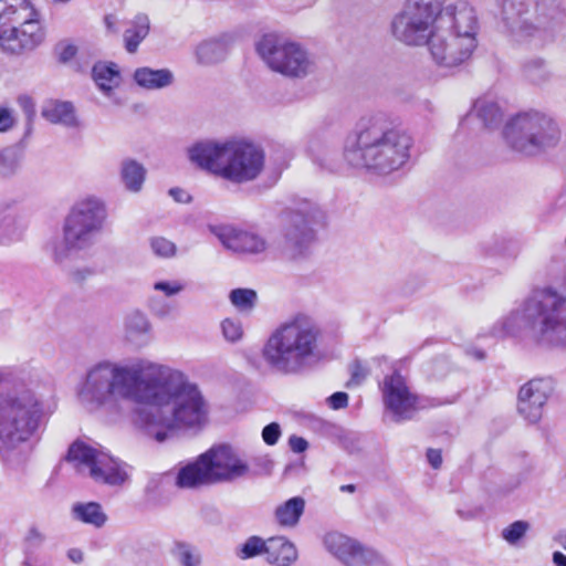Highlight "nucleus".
Segmentation results:
<instances>
[{
    "instance_id": "9",
    "label": "nucleus",
    "mask_w": 566,
    "mask_h": 566,
    "mask_svg": "<svg viewBox=\"0 0 566 566\" xmlns=\"http://www.w3.org/2000/svg\"><path fill=\"white\" fill-rule=\"evenodd\" d=\"M36 15L28 0H0V48L11 54L36 48L43 39Z\"/></svg>"
},
{
    "instance_id": "12",
    "label": "nucleus",
    "mask_w": 566,
    "mask_h": 566,
    "mask_svg": "<svg viewBox=\"0 0 566 566\" xmlns=\"http://www.w3.org/2000/svg\"><path fill=\"white\" fill-rule=\"evenodd\" d=\"M444 1L406 0L391 21L394 38L406 45H424L439 24Z\"/></svg>"
},
{
    "instance_id": "11",
    "label": "nucleus",
    "mask_w": 566,
    "mask_h": 566,
    "mask_svg": "<svg viewBox=\"0 0 566 566\" xmlns=\"http://www.w3.org/2000/svg\"><path fill=\"white\" fill-rule=\"evenodd\" d=\"M506 144L526 156H536L554 148L560 139L557 124L538 112L522 113L513 117L504 127Z\"/></svg>"
},
{
    "instance_id": "6",
    "label": "nucleus",
    "mask_w": 566,
    "mask_h": 566,
    "mask_svg": "<svg viewBox=\"0 0 566 566\" xmlns=\"http://www.w3.org/2000/svg\"><path fill=\"white\" fill-rule=\"evenodd\" d=\"M191 163L232 184L256 180L265 167L263 148L245 138L203 139L188 148Z\"/></svg>"
},
{
    "instance_id": "2",
    "label": "nucleus",
    "mask_w": 566,
    "mask_h": 566,
    "mask_svg": "<svg viewBox=\"0 0 566 566\" xmlns=\"http://www.w3.org/2000/svg\"><path fill=\"white\" fill-rule=\"evenodd\" d=\"M53 410L11 370L0 369V454L9 457L39 434Z\"/></svg>"
},
{
    "instance_id": "44",
    "label": "nucleus",
    "mask_w": 566,
    "mask_h": 566,
    "mask_svg": "<svg viewBox=\"0 0 566 566\" xmlns=\"http://www.w3.org/2000/svg\"><path fill=\"white\" fill-rule=\"evenodd\" d=\"M95 274L96 269L94 266L83 265L72 269L69 273V276L73 283L83 284Z\"/></svg>"
},
{
    "instance_id": "28",
    "label": "nucleus",
    "mask_w": 566,
    "mask_h": 566,
    "mask_svg": "<svg viewBox=\"0 0 566 566\" xmlns=\"http://www.w3.org/2000/svg\"><path fill=\"white\" fill-rule=\"evenodd\" d=\"M42 116L53 124H61L66 127L77 126L74 107L70 102H49L42 109Z\"/></svg>"
},
{
    "instance_id": "21",
    "label": "nucleus",
    "mask_w": 566,
    "mask_h": 566,
    "mask_svg": "<svg viewBox=\"0 0 566 566\" xmlns=\"http://www.w3.org/2000/svg\"><path fill=\"white\" fill-rule=\"evenodd\" d=\"M123 331L125 340L136 348L146 347L153 340V325L148 316L139 310L125 315Z\"/></svg>"
},
{
    "instance_id": "7",
    "label": "nucleus",
    "mask_w": 566,
    "mask_h": 566,
    "mask_svg": "<svg viewBox=\"0 0 566 566\" xmlns=\"http://www.w3.org/2000/svg\"><path fill=\"white\" fill-rule=\"evenodd\" d=\"M249 463L230 444H218L181 468L177 475L180 488L232 483L250 475Z\"/></svg>"
},
{
    "instance_id": "58",
    "label": "nucleus",
    "mask_w": 566,
    "mask_h": 566,
    "mask_svg": "<svg viewBox=\"0 0 566 566\" xmlns=\"http://www.w3.org/2000/svg\"><path fill=\"white\" fill-rule=\"evenodd\" d=\"M555 541L564 548L566 549V530L565 531H562L559 532L556 536H555Z\"/></svg>"
},
{
    "instance_id": "1",
    "label": "nucleus",
    "mask_w": 566,
    "mask_h": 566,
    "mask_svg": "<svg viewBox=\"0 0 566 566\" xmlns=\"http://www.w3.org/2000/svg\"><path fill=\"white\" fill-rule=\"evenodd\" d=\"M78 398L91 409L118 400L135 402L132 421L158 442L179 430L202 428L208 417L200 390L184 373L147 359L97 363L88 369Z\"/></svg>"
},
{
    "instance_id": "39",
    "label": "nucleus",
    "mask_w": 566,
    "mask_h": 566,
    "mask_svg": "<svg viewBox=\"0 0 566 566\" xmlns=\"http://www.w3.org/2000/svg\"><path fill=\"white\" fill-rule=\"evenodd\" d=\"M524 76L534 84H542L549 77V71L545 62L541 59H534L526 62L523 66Z\"/></svg>"
},
{
    "instance_id": "46",
    "label": "nucleus",
    "mask_w": 566,
    "mask_h": 566,
    "mask_svg": "<svg viewBox=\"0 0 566 566\" xmlns=\"http://www.w3.org/2000/svg\"><path fill=\"white\" fill-rule=\"evenodd\" d=\"M17 124V118L12 109L0 107V133L11 130Z\"/></svg>"
},
{
    "instance_id": "57",
    "label": "nucleus",
    "mask_w": 566,
    "mask_h": 566,
    "mask_svg": "<svg viewBox=\"0 0 566 566\" xmlns=\"http://www.w3.org/2000/svg\"><path fill=\"white\" fill-rule=\"evenodd\" d=\"M553 562L556 566H566V555L560 552H555L553 554Z\"/></svg>"
},
{
    "instance_id": "36",
    "label": "nucleus",
    "mask_w": 566,
    "mask_h": 566,
    "mask_svg": "<svg viewBox=\"0 0 566 566\" xmlns=\"http://www.w3.org/2000/svg\"><path fill=\"white\" fill-rule=\"evenodd\" d=\"M46 541L45 533L38 526L31 525L22 539L23 552L27 556L34 555Z\"/></svg>"
},
{
    "instance_id": "26",
    "label": "nucleus",
    "mask_w": 566,
    "mask_h": 566,
    "mask_svg": "<svg viewBox=\"0 0 566 566\" xmlns=\"http://www.w3.org/2000/svg\"><path fill=\"white\" fill-rule=\"evenodd\" d=\"M150 30V21L146 14H137L129 27L123 33L125 50L134 54L138 51L139 44L147 38Z\"/></svg>"
},
{
    "instance_id": "42",
    "label": "nucleus",
    "mask_w": 566,
    "mask_h": 566,
    "mask_svg": "<svg viewBox=\"0 0 566 566\" xmlns=\"http://www.w3.org/2000/svg\"><path fill=\"white\" fill-rule=\"evenodd\" d=\"M530 528V524L525 521H516L502 531V537L511 545L516 544L523 538Z\"/></svg>"
},
{
    "instance_id": "47",
    "label": "nucleus",
    "mask_w": 566,
    "mask_h": 566,
    "mask_svg": "<svg viewBox=\"0 0 566 566\" xmlns=\"http://www.w3.org/2000/svg\"><path fill=\"white\" fill-rule=\"evenodd\" d=\"M281 437V427L276 422H271L262 430V439L269 446H274Z\"/></svg>"
},
{
    "instance_id": "60",
    "label": "nucleus",
    "mask_w": 566,
    "mask_h": 566,
    "mask_svg": "<svg viewBox=\"0 0 566 566\" xmlns=\"http://www.w3.org/2000/svg\"><path fill=\"white\" fill-rule=\"evenodd\" d=\"M340 490L342 491H346V492H354L355 491V485H353V484L342 485Z\"/></svg>"
},
{
    "instance_id": "43",
    "label": "nucleus",
    "mask_w": 566,
    "mask_h": 566,
    "mask_svg": "<svg viewBox=\"0 0 566 566\" xmlns=\"http://www.w3.org/2000/svg\"><path fill=\"white\" fill-rule=\"evenodd\" d=\"M150 248L160 258H171L177 251L176 244L164 237L151 238Z\"/></svg>"
},
{
    "instance_id": "23",
    "label": "nucleus",
    "mask_w": 566,
    "mask_h": 566,
    "mask_svg": "<svg viewBox=\"0 0 566 566\" xmlns=\"http://www.w3.org/2000/svg\"><path fill=\"white\" fill-rule=\"evenodd\" d=\"M298 557L295 545L284 536L270 537L265 559L275 566H291Z\"/></svg>"
},
{
    "instance_id": "18",
    "label": "nucleus",
    "mask_w": 566,
    "mask_h": 566,
    "mask_svg": "<svg viewBox=\"0 0 566 566\" xmlns=\"http://www.w3.org/2000/svg\"><path fill=\"white\" fill-rule=\"evenodd\" d=\"M555 390V381L551 377L533 378L524 384L517 396V411L528 423H537L544 407Z\"/></svg>"
},
{
    "instance_id": "33",
    "label": "nucleus",
    "mask_w": 566,
    "mask_h": 566,
    "mask_svg": "<svg viewBox=\"0 0 566 566\" xmlns=\"http://www.w3.org/2000/svg\"><path fill=\"white\" fill-rule=\"evenodd\" d=\"M170 555L179 566H200L202 563L200 549L185 541H175Z\"/></svg>"
},
{
    "instance_id": "37",
    "label": "nucleus",
    "mask_w": 566,
    "mask_h": 566,
    "mask_svg": "<svg viewBox=\"0 0 566 566\" xmlns=\"http://www.w3.org/2000/svg\"><path fill=\"white\" fill-rule=\"evenodd\" d=\"M268 539L264 541L259 536H250L243 544L237 548V556L240 559H249L261 554L266 556Z\"/></svg>"
},
{
    "instance_id": "20",
    "label": "nucleus",
    "mask_w": 566,
    "mask_h": 566,
    "mask_svg": "<svg viewBox=\"0 0 566 566\" xmlns=\"http://www.w3.org/2000/svg\"><path fill=\"white\" fill-rule=\"evenodd\" d=\"M210 231L226 249L233 252L259 254L268 249L266 240L252 231L237 229L231 226L210 227Z\"/></svg>"
},
{
    "instance_id": "8",
    "label": "nucleus",
    "mask_w": 566,
    "mask_h": 566,
    "mask_svg": "<svg viewBox=\"0 0 566 566\" xmlns=\"http://www.w3.org/2000/svg\"><path fill=\"white\" fill-rule=\"evenodd\" d=\"M502 15L510 33L522 40L559 27L566 12L562 0H504Z\"/></svg>"
},
{
    "instance_id": "24",
    "label": "nucleus",
    "mask_w": 566,
    "mask_h": 566,
    "mask_svg": "<svg viewBox=\"0 0 566 566\" xmlns=\"http://www.w3.org/2000/svg\"><path fill=\"white\" fill-rule=\"evenodd\" d=\"M454 33L440 24L437 25L430 39L424 45H428L433 61L443 67H449L448 51H450L451 42Z\"/></svg>"
},
{
    "instance_id": "30",
    "label": "nucleus",
    "mask_w": 566,
    "mask_h": 566,
    "mask_svg": "<svg viewBox=\"0 0 566 566\" xmlns=\"http://www.w3.org/2000/svg\"><path fill=\"white\" fill-rule=\"evenodd\" d=\"M72 516L74 520L96 528H101L107 522V515L97 502L75 503L72 506Z\"/></svg>"
},
{
    "instance_id": "3",
    "label": "nucleus",
    "mask_w": 566,
    "mask_h": 566,
    "mask_svg": "<svg viewBox=\"0 0 566 566\" xmlns=\"http://www.w3.org/2000/svg\"><path fill=\"white\" fill-rule=\"evenodd\" d=\"M521 328L539 346L566 348V294L552 287L534 290L492 327L491 334L504 337Z\"/></svg>"
},
{
    "instance_id": "53",
    "label": "nucleus",
    "mask_w": 566,
    "mask_h": 566,
    "mask_svg": "<svg viewBox=\"0 0 566 566\" xmlns=\"http://www.w3.org/2000/svg\"><path fill=\"white\" fill-rule=\"evenodd\" d=\"M117 18L114 14H106L104 17V24L108 33L111 34H117L118 33V27H117Z\"/></svg>"
},
{
    "instance_id": "38",
    "label": "nucleus",
    "mask_w": 566,
    "mask_h": 566,
    "mask_svg": "<svg viewBox=\"0 0 566 566\" xmlns=\"http://www.w3.org/2000/svg\"><path fill=\"white\" fill-rule=\"evenodd\" d=\"M229 298L240 312H250L255 306L258 296L254 290L234 289L230 292Z\"/></svg>"
},
{
    "instance_id": "16",
    "label": "nucleus",
    "mask_w": 566,
    "mask_h": 566,
    "mask_svg": "<svg viewBox=\"0 0 566 566\" xmlns=\"http://www.w3.org/2000/svg\"><path fill=\"white\" fill-rule=\"evenodd\" d=\"M324 546L344 566H390L376 549L337 532L325 535Z\"/></svg>"
},
{
    "instance_id": "25",
    "label": "nucleus",
    "mask_w": 566,
    "mask_h": 566,
    "mask_svg": "<svg viewBox=\"0 0 566 566\" xmlns=\"http://www.w3.org/2000/svg\"><path fill=\"white\" fill-rule=\"evenodd\" d=\"M305 511V500L294 496L277 505L274 510L275 522L284 528L295 527Z\"/></svg>"
},
{
    "instance_id": "15",
    "label": "nucleus",
    "mask_w": 566,
    "mask_h": 566,
    "mask_svg": "<svg viewBox=\"0 0 566 566\" xmlns=\"http://www.w3.org/2000/svg\"><path fill=\"white\" fill-rule=\"evenodd\" d=\"M323 219L319 207L308 200L300 202L287 212V222L284 228V249L293 258L307 252L314 242L312 224Z\"/></svg>"
},
{
    "instance_id": "14",
    "label": "nucleus",
    "mask_w": 566,
    "mask_h": 566,
    "mask_svg": "<svg viewBox=\"0 0 566 566\" xmlns=\"http://www.w3.org/2000/svg\"><path fill=\"white\" fill-rule=\"evenodd\" d=\"M67 460L78 470H88L96 482L108 486H122L129 480V467L109 454L83 442H74L67 452Z\"/></svg>"
},
{
    "instance_id": "61",
    "label": "nucleus",
    "mask_w": 566,
    "mask_h": 566,
    "mask_svg": "<svg viewBox=\"0 0 566 566\" xmlns=\"http://www.w3.org/2000/svg\"><path fill=\"white\" fill-rule=\"evenodd\" d=\"M475 356L479 359H483L484 358V353L483 352H476Z\"/></svg>"
},
{
    "instance_id": "5",
    "label": "nucleus",
    "mask_w": 566,
    "mask_h": 566,
    "mask_svg": "<svg viewBox=\"0 0 566 566\" xmlns=\"http://www.w3.org/2000/svg\"><path fill=\"white\" fill-rule=\"evenodd\" d=\"M322 331L316 321L298 313L282 322L266 338L261 356L266 367L280 375H297L321 353Z\"/></svg>"
},
{
    "instance_id": "62",
    "label": "nucleus",
    "mask_w": 566,
    "mask_h": 566,
    "mask_svg": "<svg viewBox=\"0 0 566 566\" xmlns=\"http://www.w3.org/2000/svg\"><path fill=\"white\" fill-rule=\"evenodd\" d=\"M54 2L59 3H69L71 0H53Z\"/></svg>"
},
{
    "instance_id": "13",
    "label": "nucleus",
    "mask_w": 566,
    "mask_h": 566,
    "mask_svg": "<svg viewBox=\"0 0 566 566\" xmlns=\"http://www.w3.org/2000/svg\"><path fill=\"white\" fill-rule=\"evenodd\" d=\"M264 63L286 77L303 78L315 71L314 61L297 43L289 42L276 34H265L256 44Z\"/></svg>"
},
{
    "instance_id": "4",
    "label": "nucleus",
    "mask_w": 566,
    "mask_h": 566,
    "mask_svg": "<svg viewBox=\"0 0 566 566\" xmlns=\"http://www.w3.org/2000/svg\"><path fill=\"white\" fill-rule=\"evenodd\" d=\"M412 143L411 136L392 127L384 114H375L360 120L356 139L347 144L344 156L354 167L387 175L409 160Z\"/></svg>"
},
{
    "instance_id": "55",
    "label": "nucleus",
    "mask_w": 566,
    "mask_h": 566,
    "mask_svg": "<svg viewBox=\"0 0 566 566\" xmlns=\"http://www.w3.org/2000/svg\"><path fill=\"white\" fill-rule=\"evenodd\" d=\"M366 374L365 371L361 369L360 366H356L353 370V374H352V378L348 382V385H359L361 382V380L365 378Z\"/></svg>"
},
{
    "instance_id": "40",
    "label": "nucleus",
    "mask_w": 566,
    "mask_h": 566,
    "mask_svg": "<svg viewBox=\"0 0 566 566\" xmlns=\"http://www.w3.org/2000/svg\"><path fill=\"white\" fill-rule=\"evenodd\" d=\"M23 228L11 217L0 220V244L7 245L21 239Z\"/></svg>"
},
{
    "instance_id": "31",
    "label": "nucleus",
    "mask_w": 566,
    "mask_h": 566,
    "mask_svg": "<svg viewBox=\"0 0 566 566\" xmlns=\"http://www.w3.org/2000/svg\"><path fill=\"white\" fill-rule=\"evenodd\" d=\"M478 45L476 39L460 36L454 33L449 55V67H454L469 60Z\"/></svg>"
},
{
    "instance_id": "52",
    "label": "nucleus",
    "mask_w": 566,
    "mask_h": 566,
    "mask_svg": "<svg viewBox=\"0 0 566 566\" xmlns=\"http://www.w3.org/2000/svg\"><path fill=\"white\" fill-rule=\"evenodd\" d=\"M427 459L433 469H439L442 464V455L440 450L429 449L427 451Z\"/></svg>"
},
{
    "instance_id": "51",
    "label": "nucleus",
    "mask_w": 566,
    "mask_h": 566,
    "mask_svg": "<svg viewBox=\"0 0 566 566\" xmlns=\"http://www.w3.org/2000/svg\"><path fill=\"white\" fill-rule=\"evenodd\" d=\"M18 103L29 117H31L34 114V103L30 96H28V95L19 96Z\"/></svg>"
},
{
    "instance_id": "29",
    "label": "nucleus",
    "mask_w": 566,
    "mask_h": 566,
    "mask_svg": "<svg viewBox=\"0 0 566 566\" xmlns=\"http://www.w3.org/2000/svg\"><path fill=\"white\" fill-rule=\"evenodd\" d=\"M23 160L24 149L21 145L13 144L0 148V177L15 176L21 170Z\"/></svg>"
},
{
    "instance_id": "48",
    "label": "nucleus",
    "mask_w": 566,
    "mask_h": 566,
    "mask_svg": "<svg viewBox=\"0 0 566 566\" xmlns=\"http://www.w3.org/2000/svg\"><path fill=\"white\" fill-rule=\"evenodd\" d=\"M331 408L337 410L345 408L348 403V395L343 391H337L328 398Z\"/></svg>"
},
{
    "instance_id": "35",
    "label": "nucleus",
    "mask_w": 566,
    "mask_h": 566,
    "mask_svg": "<svg viewBox=\"0 0 566 566\" xmlns=\"http://www.w3.org/2000/svg\"><path fill=\"white\" fill-rule=\"evenodd\" d=\"M118 71L116 64L97 63L93 67V78L96 85L106 94L109 95L113 87L117 85Z\"/></svg>"
},
{
    "instance_id": "45",
    "label": "nucleus",
    "mask_w": 566,
    "mask_h": 566,
    "mask_svg": "<svg viewBox=\"0 0 566 566\" xmlns=\"http://www.w3.org/2000/svg\"><path fill=\"white\" fill-rule=\"evenodd\" d=\"M185 285L179 281H159L154 284V290L164 293L166 296H174L184 291Z\"/></svg>"
},
{
    "instance_id": "59",
    "label": "nucleus",
    "mask_w": 566,
    "mask_h": 566,
    "mask_svg": "<svg viewBox=\"0 0 566 566\" xmlns=\"http://www.w3.org/2000/svg\"><path fill=\"white\" fill-rule=\"evenodd\" d=\"M75 55V48L74 46H67L63 53H62V59L64 61L69 60L70 57L74 56Z\"/></svg>"
},
{
    "instance_id": "41",
    "label": "nucleus",
    "mask_w": 566,
    "mask_h": 566,
    "mask_svg": "<svg viewBox=\"0 0 566 566\" xmlns=\"http://www.w3.org/2000/svg\"><path fill=\"white\" fill-rule=\"evenodd\" d=\"M220 327L223 338L229 343H238L243 337V326L238 318H224Z\"/></svg>"
},
{
    "instance_id": "54",
    "label": "nucleus",
    "mask_w": 566,
    "mask_h": 566,
    "mask_svg": "<svg viewBox=\"0 0 566 566\" xmlns=\"http://www.w3.org/2000/svg\"><path fill=\"white\" fill-rule=\"evenodd\" d=\"M149 306H150V310L153 311V313L158 317H166L170 313L169 306L159 304L156 301H151Z\"/></svg>"
},
{
    "instance_id": "34",
    "label": "nucleus",
    "mask_w": 566,
    "mask_h": 566,
    "mask_svg": "<svg viewBox=\"0 0 566 566\" xmlns=\"http://www.w3.org/2000/svg\"><path fill=\"white\" fill-rule=\"evenodd\" d=\"M473 111L486 128L497 126L502 120L499 105L488 97L479 98L474 103Z\"/></svg>"
},
{
    "instance_id": "17",
    "label": "nucleus",
    "mask_w": 566,
    "mask_h": 566,
    "mask_svg": "<svg viewBox=\"0 0 566 566\" xmlns=\"http://www.w3.org/2000/svg\"><path fill=\"white\" fill-rule=\"evenodd\" d=\"M382 398L386 409L395 422L412 419L423 407L420 403V398L409 389L406 379L398 373L385 377Z\"/></svg>"
},
{
    "instance_id": "56",
    "label": "nucleus",
    "mask_w": 566,
    "mask_h": 566,
    "mask_svg": "<svg viewBox=\"0 0 566 566\" xmlns=\"http://www.w3.org/2000/svg\"><path fill=\"white\" fill-rule=\"evenodd\" d=\"M67 557L73 562V563H81L83 560V553L81 549L78 548H71L69 552H67Z\"/></svg>"
},
{
    "instance_id": "27",
    "label": "nucleus",
    "mask_w": 566,
    "mask_h": 566,
    "mask_svg": "<svg viewBox=\"0 0 566 566\" xmlns=\"http://www.w3.org/2000/svg\"><path fill=\"white\" fill-rule=\"evenodd\" d=\"M119 176L126 190L138 193L146 180V168L137 160L126 158L120 164Z\"/></svg>"
},
{
    "instance_id": "10",
    "label": "nucleus",
    "mask_w": 566,
    "mask_h": 566,
    "mask_svg": "<svg viewBox=\"0 0 566 566\" xmlns=\"http://www.w3.org/2000/svg\"><path fill=\"white\" fill-rule=\"evenodd\" d=\"M107 217L105 203L96 197H87L78 201L67 216L63 229V243L53 249V258L62 263L71 250H83L91 247Z\"/></svg>"
},
{
    "instance_id": "63",
    "label": "nucleus",
    "mask_w": 566,
    "mask_h": 566,
    "mask_svg": "<svg viewBox=\"0 0 566 566\" xmlns=\"http://www.w3.org/2000/svg\"><path fill=\"white\" fill-rule=\"evenodd\" d=\"M265 461H266V463L269 464V467H271V461H270V460H268V459H266Z\"/></svg>"
},
{
    "instance_id": "22",
    "label": "nucleus",
    "mask_w": 566,
    "mask_h": 566,
    "mask_svg": "<svg viewBox=\"0 0 566 566\" xmlns=\"http://www.w3.org/2000/svg\"><path fill=\"white\" fill-rule=\"evenodd\" d=\"M134 82L146 91H160L171 86L175 75L169 69L137 67L133 74Z\"/></svg>"
},
{
    "instance_id": "32",
    "label": "nucleus",
    "mask_w": 566,
    "mask_h": 566,
    "mask_svg": "<svg viewBox=\"0 0 566 566\" xmlns=\"http://www.w3.org/2000/svg\"><path fill=\"white\" fill-rule=\"evenodd\" d=\"M227 45L219 40L200 43L196 49V60L201 65H212L223 61L227 56Z\"/></svg>"
},
{
    "instance_id": "50",
    "label": "nucleus",
    "mask_w": 566,
    "mask_h": 566,
    "mask_svg": "<svg viewBox=\"0 0 566 566\" xmlns=\"http://www.w3.org/2000/svg\"><path fill=\"white\" fill-rule=\"evenodd\" d=\"M289 444H290V448L292 449V451H294L296 453L304 452L308 447L307 441L305 439H303L302 437H297V436L290 437Z\"/></svg>"
},
{
    "instance_id": "49",
    "label": "nucleus",
    "mask_w": 566,
    "mask_h": 566,
    "mask_svg": "<svg viewBox=\"0 0 566 566\" xmlns=\"http://www.w3.org/2000/svg\"><path fill=\"white\" fill-rule=\"evenodd\" d=\"M169 195L179 203H189L191 201V196L186 190L178 187L171 188Z\"/></svg>"
},
{
    "instance_id": "19",
    "label": "nucleus",
    "mask_w": 566,
    "mask_h": 566,
    "mask_svg": "<svg viewBox=\"0 0 566 566\" xmlns=\"http://www.w3.org/2000/svg\"><path fill=\"white\" fill-rule=\"evenodd\" d=\"M439 24L450 29L460 36L476 39L479 19L475 9L465 1H457L444 7L440 14Z\"/></svg>"
}]
</instances>
